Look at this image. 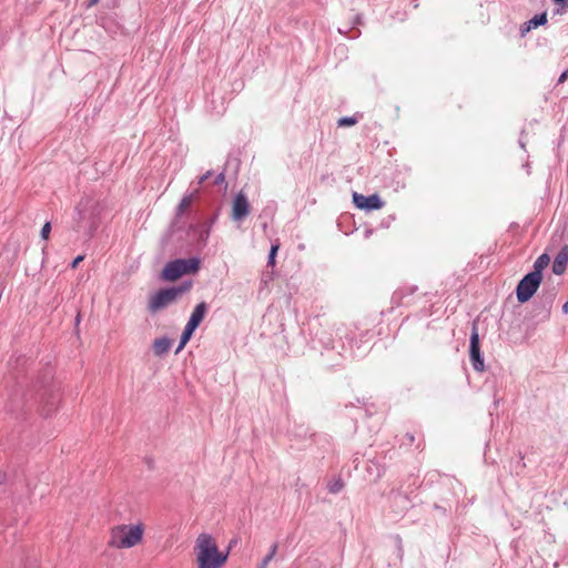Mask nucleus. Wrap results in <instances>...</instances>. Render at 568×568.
I'll return each mask as SVG.
<instances>
[{
    "label": "nucleus",
    "mask_w": 568,
    "mask_h": 568,
    "mask_svg": "<svg viewBox=\"0 0 568 568\" xmlns=\"http://www.w3.org/2000/svg\"><path fill=\"white\" fill-rule=\"evenodd\" d=\"M562 312H564L565 314H567V313H568V301L564 304V306H562Z\"/></svg>",
    "instance_id": "nucleus-26"
},
{
    "label": "nucleus",
    "mask_w": 568,
    "mask_h": 568,
    "mask_svg": "<svg viewBox=\"0 0 568 568\" xmlns=\"http://www.w3.org/2000/svg\"><path fill=\"white\" fill-rule=\"evenodd\" d=\"M193 554L197 568H223L229 558V551L219 550L215 538L206 532L196 537Z\"/></svg>",
    "instance_id": "nucleus-1"
},
{
    "label": "nucleus",
    "mask_w": 568,
    "mask_h": 568,
    "mask_svg": "<svg viewBox=\"0 0 568 568\" xmlns=\"http://www.w3.org/2000/svg\"><path fill=\"white\" fill-rule=\"evenodd\" d=\"M207 311H209V307L205 302H201L194 307V310L184 327V331L182 333L180 345L176 349V353L180 352L186 345V343L191 339L194 331L200 326V324L204 320L205 315L207 314Z\"/></svg>",
    "instance_id": "nucleus-5"
},
{
    "label": "nucleus",
    "mask_w": 568,
    "mask_h": 568,
    "mask_svg": "<svg viewBox=\"0 0 568 568\" xmlns=\"http://www.w3.org/2000/svg\"><path fill=\"white\" fill-rule=\"evenodd\" d=\"M192 287V282L184 283L178 287H170L160 290L151 295L148 303V308L151 313H156L172 303H174L183 293Z\"/></svg>",
    "instance_id": "nucleus-3"
},
{
    "label": "nucleus",
    "mask_w": 568,
    "mask_h": 568,
    "mask_svg": "<svg viewBox=\"0 0 568 568\" xmlns=\"http://www.w3.org/2000/svg\"><path fill=\"white\" fill-rule=\"evenodd\" d=\"M75 322L77 324L80 322V315L77 316Z\"/></svg>",
    "instance_id": "nucleus-27"
},
{
    "label": "nucleus",
    "mask_w": 568,
    "mask_h": 568,
    "mask_svg": "<svg viewBox=\"0 0 568 568\" xmlns=\"http://www.w3.org/2000/svg\"><path fill=\"white\" fill-rule=\"evenodd\" d=\"M278 248H280L278 243L272 245L270 255H268V265H271V266L275 265V256L277 254Z\"/></svg>",
    "instance_id": "nucleus-16"
},
{
    "label": "nucleus",
    "mask_w": 568,
    "mask_h": 568,
    "mask_svg": "<svg viewBox=\"0 0 568 568\" xmlns=\"http://www.w3.org/2000/svg\"><path fill=\"white\" fill-rule=\"evenodd\" d=\"M546 23H547V13L546 12L536 14L532 19H530L529 21H527L520 26V29H519L520 36L525 37L532 29H536L540 26H545Z\"/></svg>",
    "instance_id": "nucleus-10"
},
{
    "label": "nucleus",
    "mask_w": 568,
    "mask_h": 568,
    "mask_svg": "<svg viewBox=\"0 0 568 568\" xmlns=\"http://www.w3.org/2000/svg\"><path fill=\"white\" fill-rule=\"evenodd\" d=\"M550 257L548 254H541L534 264V271L531 274H537V276H542V271L549 265Z\"/></svg>",
    "instance_id": "nucleus-12"
},
{
    "label": "nucleus",
    "mask_w": 568,
    "mask_h": 568,
    "mask_svg": "<svg viewBox=\"0 0 568 568\" xmlns=\"http://www.w3.org/2000/svg\"><path fill=\"white\" fill-rule=\"evenodd\" d=\"M353 202L356 205V207L361 210H379L384 206V202L381 200V197L377 194H372L369 196H365L359 193L353 194Z\"/></svg>",
    "instance_id": "nucleus-9"
},
{
    "label": "nucleus",
    "mask_w": 568,
    "mask_h": 568,
    "mask_svg": "<svg viewBox=\"0 0 568 568\" xmlns=\"http://www.w3.org/2000/svg\"><path fill=\"white\" fill-rule=\"evenodd\" d=\"M343 487L344 483L341 479H337L328 486V491L331 494H337L343 489Z\"/></svg>",
    "instance_id": "nucleus-15"
},
{
    "label": "nucleus",
    "mask_w": 568,
    "mask_h": 568,
    "mask_svg": "<svg viewBox=\"0 0 568 568\" xmlns=\"http://www.w3.org/2000/svg\"><path fill=\"white\" fill-rule=\"evenodd\" d=\"M98 2H99V0H90L88 2V8H91V7L95 6Z\"/></svg>",
    "instance_id": "nucleus-25"
},
{
    "label": "nucleus",
    "mask_w": 568,
    "mask_h": 568,
    "mask_svg": "<svg viewBox=\"0 0 568 568\" xmlns=\"http://www.w3.org/2000/svg\"><path fill=\"white\" fill-rule=\"evenodd\" d=\"M567 78H568V69L561 73V75L558 79V82L564 83L567 80Z\"/></svg>",
    "instance_id": "nucleus-23"
},
{
    "label": "nucleus",
    "mask_w": 568,
    "mask_h": 568,
    "mask_svg": "<svg viewBox=\"0 0 568 568\" xmlns=\"http://www.w3.org/2000/svg\"><path fill=\"white\" fill-rule=\"evenodd\" d=\"M196 193H197V191H195L194 193H191L189 195H185L181 200L180 205H179V211L180 212H184L185 210H187L192 205V203H193V201H194V199L196 196Z\"/></svg>",
    "instance_id": "nucleus-14"
},
{
    "label": "nucleus",
    "mask_w": 568,
    "mask_h": 568,
    "mask_svg": "<svg viewBox=\"0 0 568 568\" xmlns=\"http://www.w3.org/2000/svg\"><path fill=\"white\" fill-rule=\"evenodd\" d=\"M145 525L142 521L135 524H120L110 529L108 545L114 549H130L143 541Z\"/></svg>",
    "instance_id": "nucleus-2"
},
{
    "label": "nucleus",
    "mask_w": 568,
    "mask_h": 568,
    "mask_svg": "<svg viewBox=\"0 0 568 568\" xmlns=\"http://www.w3.org/2000/svg\"><path fill=\"white\" fill-rule=\"evenodd\" d=\"M50 232H51V224H50V222H47V223H44V225L41 229V237L43 240H48L50 236Z\"/></svg>",
    "instance_id": "nucleus-19"
},
{
    "label": "nucleus",
    "mask_w": 568,
    "mask_h": 568,
    "mask_svg": "<svg viewBox=\"0 0 568 568\" xmlns=\"http://www.w3.org/2000/svg\"><path fill=\"white\" fill-rule=\"evenodd\" d=\"M170 348H171V341L169 338H165V337L158 338L153 343V351H154V354L158 356L165 354L166 352H169Z\"/></svg>",
    "instance_id": "nucleus-13"
},
{
    "label": "nucleus",
    "mask_w": 568,
    "mask_h": 568,
    "mask_svg": "<svg viewBox=\"0 0 568 568\" xmlns=\"http://www.w3.org/2000/svg\"><path fill=\"white\" fill-rule=\"evenodd\" d=\"M470 361L476 371L483 372L485 368L484 359L480 355V346H479V334L476 326L473 327L470 335V346H469Z\"/></svg>",
    "instance_id": "nucleus-8"
},
{
    "label": "nucleus",
    "mask_w": 568,
    "mask_h": 568,
    "mask_svg": "<svg viewBox=\"0 0 568 568\" xmlns=\"http://www.w3.org/2000/svg\"><path fill=\"white\" fill-rule=\"evenodd\" d=\"M225 180V175L224 173H220L216 178H215V184H221L223 183Z\"/></svg>",
    "instance_id": "nucleus-24"
},
{
    "label": "nucleus",
    "mask_w": 568,
    "mask_h": 568,
    "mask_svg": "<svg viewBox=\"0 0 568 568\" xmlns=\"http://www.w3.org/2000/svg\"><path fill=\"white\" fill-rule=\"evenodd\" d=\"M355 123H356V120L354 118H341L338 120L339 126H351V125H354Z\"/></svg>",
    "instance_id": "nucleus-18"
},
{
    "label": "nucleus",
    "mask_w": 568,
    "mask_h": 568,
    "mask_svg": "<svg viewBox=\"0 0 568 568\" xmlns=\"http://www.w3.org/2000/svg\"><path fill=\"white\" fill-rule=\"evenodd\" d=\"M567 263H568V245H565L555 257V261L552 263V272L556 275H561L566 271Z\"/></svg>",
    "instance_id": "nucleus-11"
},
{
    "label": "nucleus",
    "mask_w": 568,
    "mask_h": 568,
    "mask_svg": "<svg viewBox=\"0 0 568 568\" xmlns=\"http://www.w3.org/2000/svg\"><path fill=\"white\" fill-rule=\"evenodd\" d=\"M210 175H211V172H210V171H207L205 174H203V175L200 178V180H199V184H200V185H201V184H203V183H204V182L210 178Z\"/></svg>",
    "instance_id": "nucleus-22"
},
{
    "label": "nucleus",
    "mask_w": 568,
    "mask_h": 568,
    "mask_svg": "<svg viewBox=\"0 0 568 568\" xmlns=\"http://www.w3.org/2000/svg\"><path fill=\"white\" fill-rule=\"evenodd\" d=\"M250 210L251 206L246 195L243 192L237 193L232 203V219L234 221H242L250 214Z\"/></svg>",
    "instance_id": "nucleus-7"
},
{
    "label": "nucleus",
    "mask_w": 568,
    "mask_h": 568,
    "mask_svg": "<svg viewBox=\"0 0 568 568\" xmlns=\"http://www.w3.org/2000/svg\"><path fill=\"white\" fill-rule=\"evenodd\" d=\"M542 281V276H537V274L528 273L524 276L523 280L517 285L516 295L517 300L520 303H525L529 301L532 295L537 292L540 283Z\"/></svg>",
    "instance_id": "nucleus-6"
},
{
    "label": "nucleus",
    "mask_w": 568,
    "mask_h": 568,
    "mask_svg": "<svg viewBox=\"0 0 568 568\" xmlns=\"http://www.w3.org/2000/svg\"><path fill=\"white\" fill-rule=\"evenodd\" d=\"M559 8L555 10V14H562L568 9V0H552Z\"/></svg>",
    "instance_id": "nucleus-17"
},
{
    "label": "nucleus",
    "mask_w": 568,
    "mask_h": 568,
    "mask_svg": "<svg viewBox=\"0 0 568 568\" xmlns=\"http://www.w3.org/2000/svg\"><path fill=\"white\" fill-rule=\"evenodd\" d=\"M276 550H277V545H276V544H274V545L272 546V548H271L270 554H268V555L264 558V560H263V567H265V566H266V565H267V564L273 559V557H274V555H275Z\"/></svg>",
    "instance_id": "nucleus-20"
},
{
    "label": "nucleus",
    "mask_w": 568,
    "mask_h": 568,
    "mask_svg": "<svg viewBox=\"0 0 568 568\" xmlns=\"http://www.w3.org/2000/svg\"><path fill=\"white\" fill-rule=\"evenodd\" d=\"M84 260V255H78L71 263V268H77L79 263Z\"/></svg>",
    "instance_id": "nucleus-21"
},
{
    "label": "nucleus",
    "mask_w": 568,
    "mask_h": 568,
    "mask_svg": "<svg viewBox=\"0 0 568 568\" xmlns=\"http://www.w3.org/2000/svg\"><path fill=\"white\" fill-rule=\"evenodd\" d=\"M200 268V261L195 257L178 258L169 262L162 270L161 276L164 281L174 282L187 274H195Z\"/></svg>",
    "instance_id": "nucleus-4"
}]
</instances>
